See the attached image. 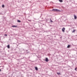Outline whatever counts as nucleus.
I'll return each instance as SVG.
<instances>
[{
  "label": "nucleus",
  "mask_w": 77,
  "mask_h": 77,
  "mask_svg": "<svg viewBox=\"0 0 77 77\" xmlns=\"http://www.w3.org/2000/svg\"><path fill=\"white\" fill-rule=\"evenodd\" d=\"M2 8H4L5 7V5H2Z\"/></svg>",
  "instance_id": "11"
},
{
  "label": "nucleus",
  "mask_w": 77,
  "mask_h": 77,
  "mask_svg": "<svg viewBox=\"0 0 77 77\" xmlns=\"http://www.w3.org/2000/svg\"><path fill=\"white\" fill-rule=\"evenodd\" d=\"M0 71H1V69H0Z\"/></svg>",
  "instance_id": "17"
},
{
  "label": "nucleus",
  "mask_w": 77,
  "mask_h": 77,
  "mask_svg": "<svg viewBox=\"0 0 77 77\" xmlns=\"http://www.w3.org/2000/svg\"><path fill=\"white\" fill-rule=\"evenodd\" d=\"M59 1L60 2H63V1H62V0H59Z\"/></svg>",
  "instance_id": "9"
},
{
  "label": "nucleus",
  "mask_w": 77,
  "mask_h": 77,
  "mask_svg": "<svg viewBox=\"0 0 77 77\" xmlns=\"http://www.w3.org/2000/svg\"><path fill=\"white\" fill-rule=\"evenodd\" d=\"M45 61L46 62H48V58H46Z\"/></svg>",
  "instance_id": "3"
},
{
  "label": "nucleus",
  "mask_w": 77,
  "mask_h": 77,
  "mask_svg": "<svg viewBox=\"0 0 77 77\" xmlns=\"http://www.w3.org/2000/svg\"><path fill=\"white\" fill-rule=\"evenodd\" d=\"M69 47H70V45H68L67 46V48H69Z\"/></svg>",
  "instance_id": "8"
},
{
  "label": "nucleus",
  "mask_w": 77,
  "mask_h": 77,
  "mask_svg": "<svg viewBox=\"0 0 77 77\" xmlns=\"http://www.w3.org/2000/svg\"><path fill=\"white\" fill-rule=\"evenodd\" d=\"M75 32V30L74 29L73 31H72V32L73 33V32Z\"/></svg>",
  "instance_id": "13"
},
{
  "label": "nucleus",
  "mask_w": 77,
  "mask_h": 77,
  "mask_svg": "<svg viewBox=\"0 0 77 77\" xmlns=\"http://www.w3.org/2000/svg\"><path fill=\"white\" fill-rule=\"evenodd\" d=\"M57 74L58 75H60V73H57Z\"/></svg>",
  "instance_id": "12"
},
{
  "label": "nucleus",
  "mask_w": 77,
  "mask_h": 77,
  "mask_svg": "<svg viewBox=\"0 0 77 77\" xmlns=\"http://www.w3.org/2000/svg\"><path fill=\"white\" fill-rule=\"evenodd\" d=\"M77 68H75V71H77Z\"/></svg>",
  "instance_id": "15"
},
{
  "label": "nucleus",
  "mask_w": 77,
  "mask_h": 77,
  "mask_svg": "<svg viewBox=\"0 0 77 77\" xmlns=\"http://www.w3.org/2000/svg\"><path fill=\"white\" fill-rule=\"evenodd\" d=\"M62 30L63 32H65V28H63L62 29Z\"/></svg>",
  "instance_id": "2"
},
{
  "label": "nucleus",
  "mask_w": 77,
  "mask_h": 77,
  "mask_svg": "<svg viewBox=\"0 0 77 77\" xmlns=\"http://www.w3.org/2000/svg\"><path fill=\"white\" fill-rule=\"evenodd\" d=\"M5 36H8V35H7V34H5Z\"/></svg>",
  "instance_id": "14"
},
{
  "label": "nucleus",
  "mask_w": 77,
  "mask_h": 77,
  "mask_svg": "<svg viewBox=\"0 0 77 77\" xmlns=\"http://www.w3.org/2000/svg\"><path fill=\"white\" fill-rule=\"evenodd\" d=\"M7 47L8 48H10V46H9V45H7Z\"/></svg>",
  "instance_id": "6"
},
{
  "label": "nucleus",
  "mask_w": 77,
  "mask_h": 77,
  "mask_svg": "<svg viewBox=\"0 0 77 77\" xmlns=\"http://www.w3.org/2000/svg\"><path fill=\"white\" fill-rule=\"evenodd\" d=\"M12 27H17V26H15V25H14V26H12Z\"/></svg>",
  "instance_id": "4"
},
{
  "label": "nucleus",
  "mask_w": 77,
  "mask_h": 77,
  "mask_svg": "<svg viewBox=\"0 0 77 77\" xmlns=\"http://www.w3.org/2000/svg\"><path fill=\"white\" fill-rule=\"evenodd\" d=\"M35 70H36V71H38V68L36 67H35Z\"/></svg>",
  "instance_id": "7"
},
{
  "label": "nucleus",
  "mask_w": 77,
  "mask_h": 77,
  "mask_svg": "<svg viewBox=\"0 0 77 77\" xmlns=\"http://www.w3.org/2000/svg\"><path fill=\"white\" fill-rule=\"evenodd\" d=\"M52 11H54V12H60V10L57 9H53Z\"/></svg>",
  "instance_id": "1"
},
{
  "label": "nucleus",
  "mask_w": 77,
  "mask_h": 77,
  "mask_svg": "<svg viewBox=\"0 0 77 77\" xmlns=\"http://www.w3.org/2000/svg\"><path fill=\"white\" fill-rule=\"evenodd\" d=\"M74 19L75 20L77 18V16L75 15H74Z\"/></svg>",
  "instance_id": "5"
},
{
  "label": "nucleus",
  "mask_w": 77,
  "mask_h": 77,
  "mask_svg": "<svg viewBox=\"0 0 77 77\" xmlns=\"http://www.w3.org/2000/svg\"><path fill=\"white\" fill-rule=\"evenodd\" d=\"M51 22H53V21H52L51 20Z\"/></svg>",
  "instance_id": "16"
},
{
  "label": "nucleus",
  "mask_w": 77,
  "mask_h": 77,
  "mask_svg": "<svg viewBox=\"0 0 77 77\" xmlns=\"http://www.w3.org/2000/svg\"><path fill=\"white\" fill-rule=\"evenodd\" d=\"M17 22H18V23H20V22H21V21H20V20H17Z\"/></svg>",
  "instance_id": "10"
}]
</instances>
